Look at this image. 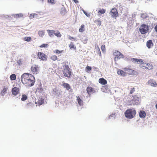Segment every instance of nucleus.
I'll list each match as a JSON object with an SVG mask.
<instances>
[{"instance_id": "nucleus-1", "label": "nucleus", "mask_w": 157, "mask_h": 157, "mask_svg": "<svg viewBox=\"0 0 157 157\" xmlns=\"http://www.w3.org/2000/svg\"><path fill=\"white\" fill-rule=\"evenodd\" d=\"M21 80L23 84L25 86L30 87L34 85L36 80L35 77L32 74L25 73L21 75Z\"/></svg>"}, {"instance_id": "nucleus-2", "label": "nucleus", "mask_w": 157, "mask_h": 157, "mask_svg": "<svg viewBox=\"0 0 157 157\" xmlns=\"http://www.w3.org/2000/svg\"><path fill=\"white\" fill-rule=\"evenodd\" d=\"M130 60L134 63L136 62L137 63H141L139 66L142 69L150 70L153 69L154 68L153 66L152 63L144 62L143 60L142 59L132 58Z\"/></svg>"}, {"instance_id": "nucleus-3", "label": "nucleus", "mask_w": 157, "mask_h": 157, "mask_svg": "<svg viewBox=\"0 0 157 157\" xmlns=\"http://www.w3.org/2000/svg\"><path fill=\"white\" fill-rule=\"evenodd\" d=\"M136 114V111L133 108L127 109L124 113L125 116L128 118L131 119L135 117Z\"/></svg>"}, {"instance_id": "nucleus-4", "label": "nucleus", "mask_w": 157, "mask_h": 157, "mask_svg": "<svg viewBox=\"0 0 157 157\" xmlns=\"http://www.w3.org/2000/svg\"><path fill=\"white\" fill-rule=\"evenodd\" d=\"M71 70L68 65H65L63 66V69L62 71L65 77L68 78H71Z\"/></svg>"}, {"instance_id": "nucleus-5", "label": "nucleus", "mask_w": 157, "mask_h": 157, "mask_svg": "<svg viewBox=\"0 0 157 157\" xmlns=\"http://www.w3.org/2000/svg\"><path fill=\"white\" fill-rule=\"evenodd\" d=\"M139 30L142 34H146L149 31V26L147 25L143 24L140 25L139 29Z\"/></svg>"}, {"instance_id": "nucleus-6", "label": "nucleus", "mask_w": 157, "mask_h": 157, "mask_svg": "<svg viewBox=\"0 0 157 157\" xmlns=\"http://www.w3.org/2000/svg\"><path fill=\"white\" fill-rule=\"evenodd\" d=\"M124 71L126 72V74L131 75H137L138 74V72L133 70L129 67H126L123 69Z\"/></svg>"}, {"instance_id": "nucleus-7", "label": "nucleus", "mask_w": 157, "mask_h": 157, "mask_svg": "<svg viewBox=\"0 0 157 157\" xmlns=\"http://www.w3.org/2000/svg\"><path fill=\"white\" fill-rule=\"evenodd\" d=\"M113 55L115 56L114 57V60L115 61H116L121 58H123L124 57V55L117 50H115L113 52Z\"/></svg>"}, {"instance_id": "nucleus-8", "label": "nucleus", "mask_w": 157, "mask_h": 157, "mask_svg": "<svg viewBox=\"0 0 157 157\" xmlns=\"http://www.w3.org/2000/svg\"><path fill=\"white\" fill-rule=\"evenodd\" d=\"M37 58L42 61H46L47 60V56L44 53L41 52H38L37 54Z\"/></svg>"}, {"instance_id": "nucleus-9", "label": "nucleus", "mask_w": 157, "mask_h": 157, "mask_svg": "<svg viewBox=\"0 0 157 157\" xmlns=\"http://www.w3.org/2000/svg\"><path fill=\"white\" fill-rule=\"evenodd\" d=\"M139 98L136 96H132V98L130 101V105H137L139 104Z\"/></svg>"}, {"instance_id": "nucleus-10", "label": "nucleus", "mask_w": 157, "mask_h": 157, "mask_svg": "<svg viewBox=\"0 0 157 157\" xmlns=\"http://www.w3.org/2000/svg\"><path fill=\"white\" fill-rule=\"evenodd\" d=\"M31 70L33 74H36L38 73L39 67L38 65H33L31 67Z\"/></svg>"}, {"instance_id": "nucleus-11", "label": "nucleus", "mask_w": 157, "mask_h": 157, "mask_svg": "<svg viewBox=\"0 0 157 157\" xmlns=\"http://www.w3.org/2000/svg\"><path fill=\"white\" fill-rule=\"evenodd\" d=\"M111 16L113 17H116L118 16V13L116 9L113 8L110 12Z\"/></svg>"}, {"instance_id": "nucleus-12", "label": "nucleus", "mask_w": 157, "mask_h": 157, "mask_svg": "<svg viewBox=\"0 0 157 157\" xmlns=\"http://www.w3.org/2000/svg\"><path fill=\"white\" fill-rule=\"evenodd\" d=\"M20 89L19 87H15L13 88L11 90V92L13 95L16 96L19 93Z\"/></svg>"}, {"instance_id": "nucleus-13", "label": "nucleus", "mask_w": 157, "mask_h": 157, "mask_svg": "<svg viewBox=\"0 0 157 157\" xmlns=\"http://www.w3.org/2000/svg\"><path fill=\"white\" fill-rule=\"evenodd\" d=\"M86 91L89 96L90 95V94L91 93H94L95 92V91L90 86H88L86 88Z\"/></svg>"}, {"instance_id": "nucleus-14", "label": "nucleus", "mask_w": 157, "mask_h": 157, "mask_svg": "<svg viewBox=\"0 0 157 157\" xmlns=\"http://www.w3.org/2000/svg\"><path fill=\"white\" fill-rule=\"evenodd\" d=\"M44 100L42 97H39L38 100L37 102H35V103L38 105H40L44 103Z\"/></svg>"}, {"instance_id": "nucleus-15", "label": "nucleus", "mask_w": 157, "mask_h": 157, "mask_svg": "<svg viewBox=\"0 0 157 157\" xmlns=\"http://www.w3.org/2000/svg\"><path fill=\"white\" fill-rule=\"evenodd\" d=\"M62 86L68 90H70L71 89V86L68 83L63 82V84H62Z\"/></svg>"}, {"instance_id": "nucleus-16", "label": "nucleus", "mask_w": 157, "mask_h": 157, "mask_svg": "<svg viewBox=\"0 0 157 157\" xmlns=\"http://www.w3.org/2000/svg\"><path fill=\"white\" fill-rule=\"evenodd\" d=\"M148 83L149 85L151 86H157V84L156 82L153 79H150L148 81Z\"/></svg>"}, {"instance_id": "nucleus-17", "label": "nucleus", "mask_w": 157, "mask_h": 157, "mask_svg": "<svg viewBox=\"0 0 157 157\" xmlns=\"http://www.w3.org/2000/svg\"><path fill=\"white\" fill-rule=\"evenodd\" d=\"M117 73L118 75L122 76H124L126 75V72L124 70L119 69L118 70Z\"/></svg>"}, {"instance_id": "nucleus-18", "label": "nucleus", "mask_w": 157, "mask_h": 157, "mask_svg": "<svg viewBox=\"0 0 157 157\" xmlns=\"http://www.w3.org/2000/svg\"><path fill=\"white\" fill-rule=\"evenodd\" d=\"M99 82L102 85H105L107 83V81L104 78H101L99 79Z\"/></svg>"}, {"instance_id": "nucleus-19", "label": "nucleus", "mask_w": 157, "mask_h": 157, "mask_svg": "<svg viewBox=\"0 0 157 157\" xmlns=\"http://www.w3.org/2000/svg\"><path fill=\"white\" fill-rule=\"evenodd\" d=\"M147 47L148 48H151L153 45L152 40H149L147 41L146 43Z\"/></svg>"}, {"instance_id": "nucleus-20", "label": "nucleus", "mask_w": 157, "mask_h": 157, "mask_svg": "<svg viewBox=\"0 0 157 157\" xmlns=\"http://www.w3.org/2000/svg\"><path fill=\"white\" fill-rule=\"evenodd\" d=\"M146 115L145 112L143 110L140 111L139 113V116L141 118H144Z\"/></svg>"}, {"instance_id": "nucleus-21", "label": "nucleus", "mask_w": 157, "mask_h": 157, "mask_svg": "<svg viewBox=\"0 0 157 157\" xmlns=\"http://www.w3.org/2000/svg\"><path fill=\"white\" fill-rule=\"evenodd\" d=\"M43 90L42 87L39 86L37 88L35 93L36 94H40L43 92Z\"/></svg>"}, {"instance_id": "nucleus-22", "label": "nucleus", "mask_w": 157, "mask_h": 157, "mask_svg": "<svg viewBox=\"0 0 157 157\" xmlns=\"http://www.w3.org/2000/svg\"><path fill=\"white\" fill-rule=\"evenodd\" d=\"M49 35L51 37L53 36V34H54L55 30H47Z\"/></svg>"}, {"instance_id": "nucleus-23", "label": "nucleus", "mask_w": 157, "mask_h": 157, "mask_svg": "<svg viewBox=\"0 0 157 157\" xmlns=\"http://www.w3.org/2000/svg\"><path fill=\"white\" fill-rule=\"evenodd\" d=\"M77 100L78 103V105H83V101L80 98L79 96H78L77 97Z\"/></svg>"}, {"instance_id": "nucleus-24", "label": "nucleus", "mask_w": 157, "mask_h": 157, "mask_svg": "<svg viewBox=\"0 0 157 157\" xmlns=\"http://www.w3.org/2000/svg\"><path fill=\"white\" fill-rule=\"evenodd\" d=\"M7 90L8 88L7 87L4 86L1 93V95H4L6 93V91Z\"/></svg>"}, {"instance_id": "nucleus-25", "label": "nucleus", "mask_w": 157, "mask_h": 157, "mask_svg": "<svg viewBox=\"0 0 157 157\" xmlns=\"http://www.w3.org/2000/svg\"><path fill=\"white\" fill-rule=\"evenodd\" d=\"M54 34L58 37H60L61 36V35L60 32L58 30L55 31Z\"/></svg>"}, {"instance_id": "nucleus-26", "label": "nucleus", "mask_w": 157, "mask_h": 157, "mask_svg": "<svg viewBox=\"0 0 157 157\" xmlns=\"http://www.w3.org/2000/svg\"><path fill=\"white\" fill-rule=\"evenodd\" d=\"M85 25H82L80 26V28L79 29V31L80 32H82L85 30Z\"/></svg>"}, {"instance_id": "nucleus-27", "label": "nucleus", "mask_w": 157, "mask_h": 157, "mask_svg": "<svg viewBox=\"0 0 157 157\" xmlns=\"http://www.w3.org/2000/svg\"><path fill=\"white\" fill-rule=\"evenodd\" d=\"M94 22L98 26H100L101 25V22L99 20H96L94 21Z\"/></svg>"}, {"instance_id": "nucleus-28", "label": "nucleus", "mask_w": 157, "mask_h": 157, "mask_svg": "<svg viewBox=\"0 0 157 157\" xmlns=\"http://www.w3.org/2000/svg\"><path fill=\"white\" fill-rule=\"evenodd\" d=\"M23 15L22 13H19L16 14L14 15V17L15 18H17L19 17H23Z\"/></svg>"}, {"instance_id": "nucleus-29", "label": "nucleus", "mask_w": 157, "mask_h": 157, "mask_svg": "<svg viewBox=\"0 0 157 157\" xmlns=\"http://www.w3.org/2000/svg\"><path fill=\"white\" fill-rule=\"evenodd\" d=\"M10 78L11 80H14L16 79V77L15 74H13L10 76Z\"/></svg>"}, {"instance_id": "nucleus-30", "label": "nucleus", "mask_w": 157, "mask_h": 157, "mask_svg": "<svg viewBox=\"0 0 157 157\" xmlns=\"http://www.w3.org/2000/svg\"><path fill=\"white\" fill-rule=\"evenodd\" d=\"M33 106V104L31 102H29L26 104V106L28 108H31Z\"/></svg>"}, {"instance_id": "nucleus-31", "label": "nucleus", "mask_w": 157, "mask_h": 157, "mask_svg": "<svg viewBox=\"0 0 157 157\" xmlns=\"http://www.w3.org/2000/svg\"><path fill=\"white\" fill-rule=\"evenodd\" d=\"M106 10H105L102 9L100 10H99L98 12V14L99 15L100 14H104Z\"/></svg>"}, {"instance_id": "nucleus-32", "label": "nucleus", "mask_w": 157, "mask_h": 157, "mask_svg": "<svg viewBox=\"0 0 157 157\" xmlns=\"http://www.w3.org/2000/svg\"><path fill=\"white\" fill-rule=\"evenodd\" d=\"M69 47L71 49H73L74 50L76 49V47L74 45L73 43H71L69 45Z\"/></svg>"}, {"instance_id": "nucleus-33", "label": "nucleus", "mask_w": 157, "mask_h": 157, "mask_svg": "<svg viewBox=\"0 0 157 157\" xmlns=\"http://www.w3.org/2000/svg\"><path fill=\"white\" fill-rule=\"evenodd\" d=\"M38 34L39 36H42L44 35V31L43 30L39 31L38 32Z\"/></svg>"}, {"instance_id": "nucleus-34", "label": "nucleus", "mask_w": 157, "mask_h": 157, "mask_svg": "<svg viewBox=\"0 0 157 157\" xmlns=\"http://www.w3.org/2000/svg\"><path fill=\"white\" fill-rule=\"evenodd\" d=\"M27 99V97L25 94L23 95L21 98V100L22 101H24L26 100Z\"/></svg>"}, {"instance_id": "nucleus-35", "label": "nucleus", "mask_w": 157, "mask_h": 157, "mask_svg": "<svg viewBox=\"0 0 157 157\" xmlns=\"http://www.w3.org/2000/svg\"><path fill=\"white\" fill-rule=\"evenodd\" d=\"M95 48H97L98 54L99 55V56H101V54L99 47L98 46H97L96 47H95Z\"/></svg>"}, {"instance_id": "nucleus-36", "label": "nucleus", "mask_w": 157, "mask_h": 157, "mask_svg": "<svg viewBox=\"0 0 157 157\" xmlns=\"http://www.w3.org/2000/svg\"><path fill=\"white\" fill-rule=\"evenodd\" d=\"M24 40L27 41H30L32 40V38L30 37H25L24 38Z\"/></svg>"}, {"instance_id": "nucleus-37", "label": "nucleus", "mask_w": 157, "mask_h": 157, "mask_svg": "<svg viewBox=\"0 0 157 157\" xmlns=\"http://www.w3.org/2000/svg\"><path fill=\"white\" fill-rule=\"evenodd\" d=\"M51 59L52 60L55 61L57 59V56L56 55H53L52 56L50 57Z\"/></svg>"}, {"instance_id": "nucleus-38", "label": "nucleus", "mask_w": 157, "mask_h": 157, "mask_svg": "<svg viewBox=\"0 0 157 157\" xmlns=\"http://www.w3.org/2000/svg\"><path fill=\"white\" fill-rule=\"evenodd\" d=\"M101 50L103 52H105L106 48L105 45L103 44L101 45Z\"/></svg>"}, {"instance_id": "nucleus-39", "label": "nucleus", "mask_w": 157, "mask_h": 157, "mask_svg": "<svg viewBox=\"0 0 157 157\" xmlns=\"http://www.w3.org/2000/svg\"><path fill=\"white\" fill-rule=\"evenodd\" d=\"M63 50L59 51L58 50H56L54 51V52L56 54H59L62 52Z\"/></svg>"}, {"instance_id": "nucleus-40", "label": "nucleus", "mask_w": 157, "mask_h": 157, "mask_svg": "<svg viewBox=\"0 0 157 157\" xmlns=\"http://www.w3.org/2000/svg\"><path fill=\"white\" fill-rule=\"evenodd\" d=\"M48 46V44H42V45H40L39 47L40 48H43V47H47Z\"/></svg>"}, {"instance_id": "nucleus-41", "label": "nucleus", "mask_w": 157, "mask_h": 157, "mask_svg": "<svg viewBox=\"0 0 157 157\" xmlns=\"http://www.w3.org/2000/svg\"><path fill=\"white\" fill-rule=\"evenodd\" d=\"M92 69V68L91 67L87 66L86 67V70H87L88 71H91Z\"/></svg>"}, {"instance_id": "nucleus-42", "label": "nucleus", "mask_w": 157, "mask_h": 157, "mask_svg": "<svg viewBox=\"0 0 157 157\" xmlns=\"http://www.w3.org/2000/svg\"><path fill=\"white\" fill-rule=\"evenodd\" d=\"M135 91V89L134 87H133L131 89L130 91V94H132Z\"/></svg>"}, {"instance_id": "nucleus-43", "label": "nucleus", "mask_w": 157, "mask_h": 157, "mask_svg": "<svg viewBox=\"0 0 157 157\" xmlns=\"http://www.w3.org/2000/svg\"><path fill=\"white\" fill-rule=\"evenodd\" d=\"M147 16L145 14L143 13L141 15V17L143 19L146 18Z\"/></svg>"}, {"instance_id": "nucleus-44", "label": "nucleus", "mask_w": 157, "mask_h": 157, "mask_svg": "<svg viewBox=\"0 0 157 157\" xmlns=\"http://www.w3.org/2000/svg\"><path fill=\"white\" fill-rule=\"evenodd\" d=\"M17 63L19 65H21L22 63V61L21 59L18 60L17 61Z\"/></svg>"}, {"instance_id": "nucleus-45", "label": "nucleus", "mask_w": 157, "mask_h": 157, "mask_svg": "<svg viewBox=\"0 0 157 157\" xmlns=\"http://www.w3.org/2000/svg\"><path fill=\"white\" fill-rule=\"evenodd\" d=\"M36 15V14H31L29 16L30 18L32 19L34 17V16Z\"/></svg>"}, {"instance_id": "nucleus-46", "label": "nucleus", "mask_w": 157, "mask_h": 157, "mask_svg": "<svg viewBox=\"0 0 157 157\" xmlns=\"http://www.w3.org/2000/svg\"><path fill=\"white\" fill-rule=\"evenodd\" d=\"M48 2L51 4L54 3V0H48Z\"/></svg>"}, {"instance_id": "nucleus-47", "label": "nucleus", "mask_w": 157, "mask_h": 157, "mask_svg": "<svg viewBox=\"0 0 157 157\" xmlns=\"http://www.w3.org/2000/svg\"><path fill=\"white\" fill-rule=\"evenodd\" d=\"M69 39L71 40H75V39L71 36H69Z\"/></svg>"}, {"instance_id": "nucleus-48", "label": "nucleus", "mask_w": 157, "mask_h": 157, "mask_svg": "<svg viewBox=\"0 0 157 157\" xmlns=\"http://www.w3.org/2000/svg\"><path fill=\"white\" fill-rule=\"evenodd\" d=\"M154 29L155 31L157 32V25L155 27Z\"/></svg>"}, {"instance_id": "nucleus-49", "label": "nucleus", "mask_w": 157, "mask_h": 157, "mask_svg": "<svg viewBox=\"0 0 157 157\" xmlns=\"http://www.w3.org/2000/svg\"><path fill=\"white\" fill-rule=\"evenodd\" d=\"M82 11L86 15V16H87V13H86V11L84 10H82Z\"/></svg>"}, {"instance_id": "nucleus-50", "label": "nucleus", "mask_w": 157, "mask_h": 157, "mask_svg": "<svg viewBox=\"0 0 157 157\" xmlns=\"http://www.w3.org/2000/svg\"><path fill=\"white\" fill-rule=\"evenodd\" d=\"M73 0L74 1V2L75 3H77L78 2V1H77L76 0Z\"/></svg>"}, {"instance_id": "nucleus-51", "label": "nucleus", "mask_w": 157, "mask_h": 157, "mask_svg": "<svg viewBox=\"0 0 157 157\" xmlns=\"http://www.w3.org/2000/svg\"><path fill=\"white\" fill-rule=\"evenodd\" d=\"M155 108L157 109V103L155 105Z\"/></svg>"}, {"instance_id": "nucleus-52", "label": "nucleus", "mask_w": 157, "mask_h": 157, "mask_svg": "<svg viewBox=\"0 0 157 157\" xmlns=\"http://www.w3.org/2000/svg\"><path fill=\"white\" fill-rule=\"evenodd\" d=\"M104 87H106V86H104Z\"/></svg>"}]
</instances>
